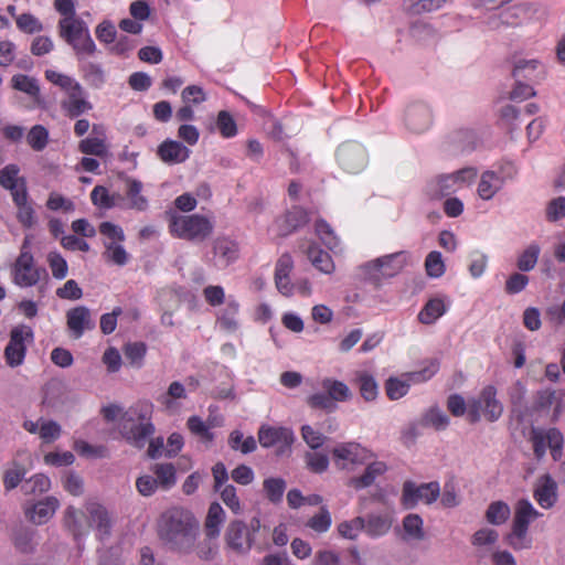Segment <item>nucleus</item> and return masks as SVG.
Returning <instances> with one entry per match:
<instances>
[{
	"instance_id": "aec40b11",
	"label": "nucleus",
	"mask_w": 565,
	"mask_h": 565,
	"mask_svg": "<svg viewBox=\"0 0 565 565\" xmlns=\"http://www.w3.org/2000/svg\"><path fill=\"white\" fill-rule=\"evenodd\" d=\"M66 324L74 339H79L86 330L95 328L90 311L84 306H77L66 312Z\"/></svg>"
},
{
	"instance_id": "052dcab7",
	"label": "nucleus",
	"mask_w": 565,
	"mask_h": 565,
	"mask_svg": "<svg viewBox=\"0 0 565 565\" xmlns=\"http://www.w3.org/2000/svg\"><path fill=\"white\" fill-rule=\"evenodd\" d=\"M438 370L439 362L437 360H430L422 370L407 373L405 376L408 377L412 383H422L430 380Z\"/></svg>"
},
{
	"instance_id": "f704fd0d",
	"label": "nucleus",
	"mask_w": 565,
	"mask_h": 565,
	"mask_svg": "<svg viewBox=\"0 0 565 565\" xmlns=\"http://www.w3.org/2000/svg\"><path fill=\"white\" fill-rule=\"evenodd\" d=\"M126 195L129 201V207L140 212L146 211L148 209V200L141 194L142 183L130 178L126 180Z\"/></svg>"
},
{
	"instance_id": "ddd939ff",
	"label": "nucleus",
	"mask_w": 565,
	"mask_h": 565,
	"mask_svg": "<svg viewBox=\"0 0 565 565\" xmlns=\"http://www.w3.org/2000/svg\"><path fill=\"white\" fill-rule=\"evenodd\" d=\"M439 494L440 487L437 481L417 486L415 482L407 480L403 484L401 504L404 509L411 510L420 501L426 504L435 502Z\"/></svg>"
},
{
	"instance_id": "c03bdc74",
	"label": "nucleus",
	"mask_w": 565,
	"mask_h": 565,
	"mask_svg": "<svg viewBox=\"0 0 565 565\" xmlns=\"http://www.w3.org/2000/svg\"><path fill=\"white\" fill-rule=\"evenodd\" d=\"M99 234L103 236V246L107 247L118 241H126L124 230L111 222H102L98 226Z\"/></svg>"
},
{
	"instance_id": "473e14b6",
	"label": "nucleus",
	"mask_w": 565,
	"mask_h": 565,
	"mask_svg": "<svg viewBox=\"0 0 565 565\" xmlns=\"http://www.w3.org/2000/svg\"><path fill=\"white\" fill-rule=\"evenodd\" d=\"M446 311L447 308L441 298H431L424 305L417 318L420 323L428 326L435 323Z\"/></svg>"
},
{
	"instance_id": "a878e982",
	"label": "nucleus",
	"mask_w": 565,
	"mask_h": 565,
	"mask_svg": "<svg viewBox=\"0 0 565 565\" xmlns=\"http://www.w3.org/2000/svg\"><path fill=\"white\" fill-rule=\"evenodd\" d=\"M213 253L222 265L227 266L238 258V244L230 237L220 236L213 242Z\"/></svg>"
},
{
	"instance_id": "6e6552de",
	"label": "nucleus",
	"mask_w": 565,
	"mask_h": 565,
	"mask_svg": "<svg viewBox=\"0 0 565 565\" xmlns=\"http://www.w3.org/2000/svg\"><path fill=\"white\" fill-rule=\"evenodd\" d=\"M503 414V405L497 398V388L493 385L484 386L477 397L468 401L467 418L476 424L481 417L490 423L497 422Z\"/></svg>"
},
{
	"instance_id": "2f4dec72",
	"label": "nucleus",
	"mask_w": 565,
	"mask_h": 565,
	"mask_svg": "<svg viewBox=\"0 0 565 565\" xmlns=\"http://www.w3.org/2000/svg\"><path fill=\"white\" fill-rule=\"evenodd\" d=\"M157 153L163 162L174 164L188 159L190 151L184 143H160Z\"/></svg>"
},
{
	"instance_id": "7c9ffc66",
	"label": "nucleus",
	"mask_w": 565,
	"mask_h": 565,
	"mask_svg": "<svg viewBox=\"0 0 565 565\" xmlns=\"http://www.w3.org/2000/svg\"><path fill=\"white\" fill-rule=\"evenodd\" d=\"M459 190L454 177L444 174L438 177L434 182L428 185L427 193L431 200H440Z\"/></svg>"
},
{
	"instance_id": "9d476101",
	"label": "nucleus",
	"mask_w": 565,
	"mask_h": 565,
	"mask_svg": "<svg viewBox=\"0 0 565 565\" xmlns=\"http://www.w3.org/2000/svg\"><path fill=\"white\" fill-rule=\"evenodd\" d=\"M46 278V269L35 266L33 255L23 246L12 266L13 282L19 287L26 288L33 287L42 279Z\"/></svg>"
},
{
	"instance_id": "b1692460",
	"label": "nucleus",
	"mask_w": 565,
	"mask_h": 565,
	"mask_svg": "<svg viewBox=\"0 0 565 565\" xmlns=\"http://www.w3.org/2000/svg\"><path fill=\"white\" fill-rule=\"evenodd\" d=\"M225 521V511L218 502H212L204 520V533L206 539L216 540Z\"/></svg>"
},
{
	"instance_id": "09e8293b",
	"label": "nucleus",
	"mask_w": 565,
	"mask_h": 565,
	"mask_svg": "<svg viewBox=\"0 0 565 565\" xmlns=\"http://www.w3.org/2000/svg\"><path fill=\"white\" fill-rule=\"evenodd\" d=\"M411 381L407 377V380L403 381L397 377H390L385 382V392L387 397L391 401H396L405 396L411 387Z\"/></svg>"
},
{
	"instance_id": "c9c22d12",
	"label": "nucleus",
	"mask_w": 565,
	"mask_h": 565,
	"mask_svg": "<svg viewBox=\"0 0 565 565\" xmlns=\"http://www.w3.org/2000/svg\"><path fill=\"white\" fill-rule=\"evenodd\" d=\"M124 242L125 241H118L116 243L107 245V247H104V260L120 267L127 265L130 260V254L126 250Z\"/></svg>"
},
{
	"instance_id": "13d9d810",
	"label": "nucleus",
	"mask_w": 565,
	"mask_h": 565,
	"mask_svg": "<svg viewBox=\"0 0 565 565\" xmlns=\"http://www.w3.org/2000/svg\"><path fill=\"white\" fill-rule=\"evenodd\" d=\"M34 531L26 527H19L13 534L14 546L22 553L33 550Z\"/></svg>"
},
{
	"instance_id": "a18cd8bd",
	"label": "nucleus",
	"mask_w": 565,
	"mask_h": 565,
	"mask_svg": "<svg viewBox=\"0 0 565 565\" xmlns=\"http://www.w3.org/2000/svg\"><path fill=\"white\" fill-rule=\"evenodd\" d=\"M186 427L192 435L199 437L203 443H212L214 439V434L211 431L210 426H207L202 418L196 415L188 418Z\"/></svg>"
},
{
	"instance_id": "bf43d9fd",
	"label": "nucleus",
	"mask_w": 565,
	"mask_h": 565,
	"mask_svg": "<svg viewBox=\"0 0 565 565\" xmlns=\"http://www.w3.org/2000/svg\"><path fill=\"white\" fill-rule=\"evenodd\" d=\"M221 499L224 504L234 513H242L241 500L237 497L236 488L233 484H225L220 490Z\"/></svg>"
},
{
	"instance_id": "a19ab883",
	"label": "nucleus",
	"mask_w": 565,
	"mask_h": 565,
	"mask_svg": "<svg viewBox=\"0 0 565 565\" xmlns=\"http://www.w3.org/2000/svg\"><path fill=\"white\" fill-rule=\"evenodd\" d=\"M263 488L266 498L274 504L282 501L284 492L286 490V482L281 478H267L263 482Z\"/></svg>"
},
{
	"instance_id": "423d86ee",
	"label": "nucleus",
	"mask_w": 565,
	"mask_h": 565,
	"mask_svg": "<svg viewBox=\"0 0 565 565\" xmlns=\"http://www.w3.org/2000/svg\"><path fill=\"white\" fill-rule=\"evenodd\" d=\"M259 529L260 520L258 518H253L248 524L242 520L231 521L224 534L225 546L236 555H247L255 543V534Z\"/></svg>"
},
{
	"instance_id": "9b49d317",
	"label": "nucleus",
	"mask_w": 565,
	"mask_h": 565,
	"mask_svg": "<svg viewBox=\"0 0 565 565\" xmlns=\"http://www.w3.org/2000/svg\"><path fill=\"white\" fill-rule=\"evenodd\" d=\"M530 441L536 459H542L546 454V447L555 461L561 460L563 455L564 437L559 429H542L533 427L530 431Z\"/></svg>"
},
{
	"instance_id": "4c0bfd02",
	"label": "nucleus",
	"mask_w": 565,
	"mask_h": 565,
	"mask_svg": "<svg viewBox=\"0 0 565 565\" xmlns=\"http://www.w3.org/2000/svg\"><path fill=\"white\" fill-rule=\"evenodd\" d=\"M83 90L79 84H75L74 88L68 93L67 109L72 117H77L85 110L90 109V104L83 97Z\"/></svg>"
},
{
	"instance_id": "72a5a7b5",
	"label": "nucleus",
	"mask_w": 565,
	"mask_h": 565,
	"mask_svg": "<svg viewBox=\"0 0 565 565\" xmlns=\"http://www.w3.org/2000/svg\"><path fill=\"white\" fill-rule=\"evenodd\" d=\"M158 484L163 490H169L177 483V469L171 462L156 463L151 468Z\"/></svg>"
},
{
	"instance_id": "603ef678",
	"label": "nucleus",
	"mask_w": 565,
	"mask_h": 565,
	"mask_svg": "<svg viewBox=\"0 0 565 565\" xmlns=\"http://www.w3.org/2000/svg\"><path fill=\"white\" fill-rule=\"evenodd\" d=\"M364 529V518L356 516L349 521H343L338 525V533L343 539L356 540L360 532Z\"/></svg>"
},
{
	"instance_id": "3c124183",
	"label": "nucleus",
	"mask_w": 565,
	"mask_h": 565,
	"mask_svg": "<svg viewBox=\"0 0 565 565\" xmlns=\"http://www.w3.org/2000/svg\"><path fill=\"white\" fill-rule=\"evenodd\" d=\"M426 274L431 278H439L445 274L446 266L440 252H430L425 259Z\"/></svg>"
},
{
	"instance_id": "ea45409f",
	"label": "nucleus",
	"mask_w": 565,
	"mask_h": 565,
	"mask_svg": "<svg viewBox=\"0 0 565 565\" xmlns=\"http://www.w3.org/2000/svg\"><path fill=\"white\" fill-rule=\"evenodd\" d=\"M403 529L408 539L422 541L425 537L424 521L418 514H407L403 519Z\"/></svg>"
},
{
	"instance_id": "79ce46f5",
	"label": "nucleus",
	"mask_w": 565,
	"mask_h": 565,
	"mask_svg": "<svg viewBox=\"0 0 565 565\" xmlns=\"http://www.w3.org/2000/svg\"><path fill=\"white\" fill-rule=\"evenodd\" d=\"M332 524V518L327 507H321L319 512L306 522V526L316 533H326Z\"/></svg>"
},
{
	"instance_id": "6ab92c4d",
	"label": "nucleus",
	"mask_w": 565,
	"mask_h": 565,
	"mask_svg": "<svg viewBox=\"0 0 565 565\" xmlns=\"http://www.w3.org/2000/svg\"><path fill=\"white\" fill-rule=\"evenodd\" d=\"M309 222V213L306 209L295 205L288 210L281 217L277 218L276 224L280 236H288L297 230L303 227Z\"/></svg>"
},
{
	"instance_id": "49530a36",
	"label": "nucleus",
	"mask_w": 565,
	"mask_h": 565,
	"mask_svg": "<svg viewBox=\"0 0 565 565\" xmlns=\"http://www.w3.org/2000/svg\"><path fill=\"white\" fill-rule=\"evenodd\" d=\"M51 488V480L47 476L43 473H38L28 479L23 486L22 490L24 494H41L49 491Z\"/></svg>"
},
{
	"instance_id": "6e6d98bb",
	"label": "nucleus",
	"mask_w": 565,
	"mask_h": 565,
	"mask_svg": "<svg viewBox=\"0 0 565 565\" xmlns=\"http://www.w3.org/2000/svg\"><path fill=\"white\" fill-rule=\"evenodd\" d=\"M26 473V469L18 463L17 461L12 462V467L8 468L4 471L3 476V484L6 490L10 491L19 486Z\"/></svg>"
},
{
	"instance_id": "c756f323",
	"label": "nucleus",
	"mask_w": 565,
	"mask_h": 565,
	"mask_svg": "<svg viewBox=\"0 0 565 565\" xmlns=\"http://www.w3.org/2000/svg\"><path fill=\"white\" fill-rule=\"evenodd\" d=\"M354 384L359 387L360 394L365 402H373L379 395V385L375 377L367 371H358L354 376Z\"/></svg>"
},
{
	"instance_id": "c85d7f7f",
	"label": "nucleus",
	"mask_w": 565,
	"mask_h": 565,
	"mask_svg": "<svg viewBox=\"0 0 565 565\" xmlns=\"http://www.w3.org/2000/svg\"><path fill=\"white\" fill-rule=\"evenodd\" d=\"M83 512L70 505L66 508L63 524L72 533L75 541L88 533V526L83 523Z\"/></svg>"
},
{
	"instance_id": "a211bd4d",
	"label": "nucleus",
	"mask_w": 565,
	"mask_h": 565,
	"mask_svg": "<svg viewBox=\"0 0 565 565\" xmlns=\"http://www.w3.org/2000/svg\"><path fill=\"white\" fill-rule=\"evenodd\" d=\"M295 440L291 429L286 427H273L263 425L258 430V441L264 448L280 445L281 448L290 449Z\"/></svg>"
},
{
	"instance_id": "20e7f679",
	"label": "nucleus",
	"mask_w": 565,
	"mask_h": 565,
	"mask_svg": "<svg viewBox=\"0 0 565 565\" xmlns=\"http://www.w3.org/2000/svg\"><path fill=\"white\" fill-rule=\"evenodd\" d=\"M20 168L17 164H8L0 170V185L8 190L17 206V218L25 228H31L35 223L34 209L29 202L25 178L19 175Z\"/></svg>"
},
{
	"instance_id": "1a4fd4ad",
	"label": "nucleus",
	"mask_w": 565,
	"mask_h": 565,
	"mask_svg": "<svg viewBox=\"0 0 565 565\" xmlns=\"http://www.w3.org/2000/svg\"><path fill=\"white\" fill-rule=\"evenodd\" d=\"M60 36L70 44L77 54L92 55L96 45L88 32L86 23L77 17H66L58 22Z\"/></svg>"
},
{
	"instance_id": "5701e85b",
	"label": "nucleus",
	"mask_w": 565,
	"mask_h": 565,
	"mask_svg": "<svg viewBox=\"0 0 565 565\" xmlns=\"http://www.w3.org/2000/svg\"><path fill=\"white\" fill-rule=\"evenodd\" d=\"M533 497L543 509H551L557 501V484L550 475L540 478Z\"/></svg>"
},
{
	"instance_id": "e2e57ef3",
	"label": "nucleus",
	"mask_w": 565,
	"mask_h": 565,
	"mask_svg": "<svg viewBox=\"0 0 565 565\" xmlns=\"http://www.w3.org/2000/svg\"><path fill=\"white\" fill-rule=\"evenodd\" d=\"M47 263L55 279H64L67 276V263L58 252L49 253Z\"/></svg>"
},
{
	"instance_id": "f3484780",
	"label": "nucleus",
	"mask_w": 565,
	"mask_h": 565,
	"mask_svg": "<svg viewBox=\"0 0 565 565\" xmlns=\"http://www.w3.org/2000/svg\"><path fill=\"white\" fill-rule=\"evenodd\" d=\"M537 62L535 60H520L514 64L512 76L515 79V86L510 92L509 98L511 100H523L535 95V90L530 85L522 82V78H526L525 71L534 72Z\"/></svg>"
},
{
	"instance_id": "58836bf2",
	"label": "nucleus",
	"mask_w": 565,
	"mask_h": 565,
	"mask_svg": "<svg viewBox=\"0 0 565 565\" xmlns=\"http://www.w3.org/2000/svg\"><path fill=\"white\" fill-rule=\"evenodd\" d=\"M511 510L503 501L490 503L486 511V520L493 525H501L510 518Z\"/></svg>"
},
{
	"instance_id": "69168bd1",
	"label": "nucleus",
	"mask_w": 565,
	"mask_h": 565,
	"mask_svg": "<svg viewBox=\"0 0 565 565\" xmlns=\"http://www.w3.org/2000/svg\"><path fill=\"white\" fill-rule=\"evenodd\" d=\"M424 419L436 430H444L449 425V417L438 407L429 408V411L425 414Z\"/></svg>"
},
{
	"instance_id": "412c9836",
	"label": "nucleus",
	"mask_w": 565,
	"mask_h": 565,
	"mask_svg": "<svg viewBox=\"0 0 565 565\" xmlns=\"http://www.w3.org/2000/svg\"><path fill=\"white\" fill-rule=\"evenodd\" d=\"M60 501L55 497L45 499L24 508L26 519L38 525L45 524L56 512Z\"/></svg>"
},
{
	"instance_id": "0eeeda50",
	"label": "nucleus",
	"mask_w": 565,
	"mask_h": 565,
	"mask_svg": "<svg viewBox=\"0 0 565 565\" xmlns=\"http://www.w3.org/2000/svg\"><path fill=\"white\" fill-rule=\"evenodd\" d=\"M323 393H315L307 397V404L312 409H321L327 413H333L338 408V403L348 402L352 398L350 387L342 381L326 377L321 381Z\"/></svg>"
},
{
	"instance_id": "4d7b16f0",
	"label": "nucleus",
	"mask_w": 565,
	"mask_h": 565,
	"mask_svg": "<svg viewBox=\"0 0 565 565\" xmlns=\"http://www.w3.org/2000/svg\"><path fill=\"white\" fill-rule=\"evenodd\" d=\"M239 310V305L235 300H230L224 309L222 316L218 318L221 327L227 331H234L237 328L236 316Z\"/></svg>"
},
{
	"instance_id": "8fccbe9b",
	"label": "nucleus",
	"mask_w": 565,
	"mask_h": 565,
	"mask_svg": "<svg viewBox=\"0 0 565 565\" xmlns=\"http://www.w3.org/2000/svg\"><path fill=\"white\" fill-rule=\"evenodd\" d=\"M541 248L537 244H530L519 256L516 266L521 271L532 270L539 259Z\"/></svg>"
},
{
	"instance_id": "de8ad7c7",
	"label": "nucleus",
	"mask_w": 565,
	"mask_h": 565,
	"mask_svg": "<svg viewBox=\"0 0 565 565\" xmlns=\"http://www.w3.org/2000/svg\"><path fill=\"white\" fill-rule=\"evenodd\" d=\"M216 128L223 138H233L237 134V124L227 110H221L216 117Z\"/></svg>"
},
{
	"instance_id": "cd10ccee",
	"label": "nucleus",
	"mask_w": 565,
	"mask_h": 565,
	"mask_svg": "<svg viewBox=\"0 0 565 565\" xmlns=\"http://www.w3.org/2000/svg\"><path fill=\"white\" fill-rule=\"evenodd\" d=\"M303 252L307 254L313 267L319 271L328 275L334 271L335 266L332 257L316 243L311 242Z\"/></svg>"
},
{
	"instance_id": "4468645a",
	"label": "nucleus",
	"mask_w": 565,
	"mask_h": 565,
	"mask_svg": "<svg viewBox=\"0 0 565 565\" xmlns=\"http://www.w3.org/2000/svg\"><path fill=\"white\" fill-rule=\"evenodd\" d=\"M334 465L341 470H350L364 465L373 458V454L354 441L341 443L332 451Z\"/></svg>"
},
{
	"instance_id": "774afa93",
	"label": "nucleus",
	"mask_w": 565,
	"mask_h": 565,
	"mask_svg": "<svg viewBox=\"0 0 565 565\" xmlns=\"http://www.w3.org/2000/svg\"><path fill=\"white\" fill-rule=\"evenodd\" d=\"M565 217V196L553 199L546 207V218L550 222H557Z\"/></svg>"
},
{
	"instance_id": "7ed1b4c3",
	"label": "nucleus",
	"mask_w": 565,
	"mask_h": 565,
	"mask_svg": "<svg viewBox=\"0 0 565 565\" xmlns=\"http://www.w3.org/2000/svg\"><path fill=\"white\" fill-rule=\"evenodd\" d=\"M169 234L178 239L200 244L207 241L214 232V221L203 214H179L166 212Z\"/></svg>"
},
{
	"instance_id": "680f3d73",
	"label": "nucleus",
	"mask_w": 565,
	"mask_h": 565,
	"mask_svg": "<svg viewBox=\"0 0 565 565\" xmlns=\"http://www.w3.org/2000/svg\"><path fill=\"white\" fill-rule=\"evenodd\" d=\"M306 467L313 473H322L329 467V458L320 452H306L305 455Z\"/></svg>"
},
{
	"instance_id": "f257e3e1",
	"label": "nucleus",
	"mask_w": 565,
	"mask_h": 565,
	"mask_svg": "<svg viewBox=\"0 0 565 565\" xmlns=\"http://www.w3.org/2000/svg\"><path fill=\"white\" fill-rule=\"evenodd\" d=\"M200 524L194 514L184 508L173 507L161 513L157 534L170 550L189 553L194 547Z\"/></svg>"
},
{
	"instance_id": "f03ea898",
	"label": "nucleus",
	"mask_w": 565,
	"mask_h": 565,
	"mask_svg": "<svg viewBox=\"0 0 565 565\" xmlns=\"http://www.w3.org/2000/svg\"><path fill=\"white\" fill-rule=\"evenodd\" d=\"M153 405L149 401H138L125 413L116 404H109L102 408L103 417L107 422H114L121 416L120 431L124 438L137 448L145 447L146 443L154 433L151 423Z\"/></svg>"
},
{
	"instance_id": "dca6fc26",
	"label": "nucleus",
	"mask_w": 565,
	"mask_h": 565,
	"mask_svg": "<svg viewBox=\"0 0 565 565\" xmlns=\"http://www.w3.org/2000/svg\"><path fill=\"white\" fill-rule=\"evenodd\" d=\"M408 258V253L401 250L379 257L367 263L366 267L372 271L380 273L383 277H394L405 268Z\"/></svg>"
},
{
	"instance_id": "37998d69",
	"label": "nucleus",
	"mask_w": 565,
	"mask_h": 565,
	"mask_svg": "<svg viewBox=\"0 0 565 565\" xmlns=\"http://www.w3.org/2000/svg\"><path fill=\"white\" fill-rule=\"evenodd\" d=\"M118 194H109L107 188L96 185L90 192V200L94 205L103 210H109L117 205Z\"/></svg>"
},
{
	"instance_id": "338daca9",
	"label": "nucleus",
	"mask_w": 565,
	"mask_h": 565,
	"mask_svg": "<svg viewBox=\"0 0 565 565\" xmlns=\"http://www.w3.org/2000/svg\"><path fill=\"white\" fill-rule=\"evenodd\" d=\"M39 435L44 443H52L61 435V426L54 420H41Z\"/></svg>"
},
{
	"instance_id": "864d4df0",
	"label": "nucleus",
	"mask_w": 565,
	"mask_h": 565,
	"mask_svg": "<svg viewBox=\"0 0 565 565\" xmlns=\"http://www.w3.org/2000/svg\"><path fill=\"white\" fill-rule=\"evenodd\" d=\"M147 353L143 342H130L125 344L124 354L132 366L140 367Z\"/></svg>"
},
{
	"instance_id": "5fc2aeb1",
	"label": "nucleus",
	"mask_w": 565,
	"mask_h": 565,
	"mask_svg": "<svg viewBox=\"0 0 565 565\" xmlns=\"http://www.w3.org/2000/svg\"><path fill=\"white\" fill-rule=\"evenodd\" d=\"M12 87L32 97H38L40 95V87L36 83V79L29 77L28 75H14L12 77Z\"/></svg>"
},
{
	"instance_id": "0e129e2a",
	"label": "nucleus",
	"mask_w": 565,
	"mask_h": 565,
	"mask_svg": "<svg viewBox=\"0 0 565 565\" xmlns=\"http://www.w3.org/2000/svg\"><path fill=\"white\" fill-rule=\"evenodd\" d=\"M17 26L28 34L41 32L43 24L31 13H22L15 17Z\"/></svg>"
},
{
	"instance_id": "e433bc0d",
	"label": "nucleus",
	"mask_w": 565,
	"mask_h": 565,
	"mask_svg": "<svg viewBox=\"0 0 565 565\" xmlns=\"http://www.w3.org/2000/svg\"><path fill=\"white\" fill-rule=\"evenodd\" d=\"M315 231L320 241L332 252L340 250V239L335 235L334 231L330 226V224L323 220L319 218L315 223Z\"/></svg>"
},
{
	"instance_id": "39448f33",
	"label": "nucleus",
	"mask_w": 565,
	"mask_h": 565,
	"mask_svg": "<svg viewBox=\"0 0 565 565\" xmlns=\"http://www.w3.org/2000/svg\"><path fill=\"white\" fill-rule=\"evenodd\" d=\"M541 515L529 500H519L514 508L511 531L504 537L505 543L514 551L531 548L533 539L529 535V526Z\"/></svg>"
},
{
	"instance_id": "393cba45",
	"label": "nucleus",
	"mask_w": 565,
	"mask_h": 565,
	"mask_svg": "<svg viewBox=\"0 0 565 565\" xmlns=\"http://www.w3.org/2000/svg\"><path fill=\"white\" fill-rule=\"evenodd\" d=\"M387 470V466L383 461H372L367 463L364 472L361 476L353 477L349 481V486L355 490H362L374 483V481L383 476Z\"/></svg>"
},
{
	"instance_id": "4be33fe9",
	"label": "nucleus",
	"mask_w": 565,
	"mask_h": 565,
	"mask_svg": "<svg viewBox=\"0 0 565 565\" xmlns=\"http://www.w3.org/2000/svg\"><path fill=\"white\" fill-rule=\"evenodd\" d=\"M86 511L89 516L88 527L95 526L97 536L100 541L110 534L111 520L105 507L97 502H90L86 505Z\"/></svg>"
},
{
	"instance_id": "f8f14e48",
	"label": "nucleus",
	"mask_w": 565,
	"mask_h": 565,
	"mask_svg": "<svg viewBox=\"0 0 565 565\" xmlns=\"http://www.w3.org/2000/svg\"><path fill=\"white\" fill-rule=\"evenodd\" d=\"M34 332L26 324H19L11 329L10 339L4 349L6 363L11 367L21 365L25 359L28 344L33 343Z\"/></svg>"
},
{
	"instance_id": "bb28decb",
	"label": "nucleus",
	"mask_w": 565,
	"mask_h": 565,
	"mask_svg": "<svg viewBox=\"0 0 565 565\" xmlns=\"http://www.w3.org/2000/svg\"><path fill=\"white\" fill-rule=\"evenodd\" d=\"M393 518L388 514H369L366 519H364V529L365 533L370 537H380L387 534L392 527Z\"/></svg>"
},
{
	"instance_id": "2eb2a0df",
	"label": "nucleus",
	"mask_w": 565,
	"mask_h": 565,
	"mask_svg": "<svg viewBox=\"0 0 565 565\" xmlns=\"http://www.w3.org/2000/svg\"><path fill=\"white\" fill-rule=\"evenodd\" d=\"M516 173L518 170L512 163H507L500 167L498 172L491 170L484 171L481 174L478 184V195L482 200H491L501 190L507 181L514 179Z\"/></svg>"
}]
</instances>
